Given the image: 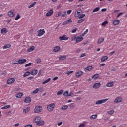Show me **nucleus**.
<instances>
[{
	"label": "nucleus",
	"instance_id": "f257e3e1",
	"mask_svg": "<svg viewBox=\"0 0 127 127\" xmlns=\"http://www.w3.org/2000/svg\"><path fill=\"white\" fill-rule=\"evenodd\" d=\"M34 123H35L37 126H43L45 124L44 121L41 120V117L40 116L35 117L34 120Z\"/></svg>",
	"mask_w": 127,
	"mask_h": 127
},
{
	"label": "nucleus",
	"instance_id": "f03ea898",
	"mask_svg": "<svg viewBox=\"0 0 127 127\" xmlns=\"http://www.w3.org/2000/svg\"><path fill=\"white\" fill-rule=\"evenodd\" d=\"M55 107V104L54 103H52L47 105V109L48 112H52Z\"/></svg>",
	"mask_w": 127,
	"mask_h": 127
},
{
	"label": "nucleus",
	"instance_id": "7ed1b4c3",
	"mask_svg": "<svg viewBox=\"0 0 127 127\" xmlns=\"http://www.w3.org/2000/svg\"><path fill=\"white\" fill-rule=\"evenodd\" d=\"M108 100L109 99L106 98L105 99H101V100H98L95 102V104L101 105L102 104H105V103H106Z\"/></svg>",
	"mask_w": 127,
	"mask_h": 127
},
{
	"label": "nucleus",
	"instance_id": "20e7f679",
	"mask_svg": "<svg viewBox=\"0 0 127 127\" xmlns=\"http://www.w3.org/2000/svg\"><path fill=\"white\" fill-rule=\"evenodd\" d=\"M34 112L35 113H41L42 112V107L40 106H36Z\"/></svg>",
	"mask_w": 127,
	"mask_h": 127
},
{
	"label": "nucleus",
	"instance_id": "39448f33",
	"mask_svg": "<svg viewBox=\"0 0 127 127\" xmlns=\"http://www.w3.org/2000/svg\"><path fill=\"white\" fill-rule=\"evenodd\" d=\"M7 13L9 17H13V16L15 15V11H14V10H10Z\"/></svg>",
	"mask_w": 127,
	"mask_h": 127
},
{
	"label": "nucleus",
	"instance_id": "423d86ee",
	"mask_svg": "<svg viewBox=\"0 0 127 127\" xmlns=\"http://www.w3.org/2000/svg\"><path fill=\"white\" fill-rule=\"evenodd\" d=\"M59 39H60L61 41L63 40H68L69 39V37H67L66 35H64L63 36H60Z\"/></svg>",
	"mask_w": 127,
	"mask_h": 127
},
{
	"label": "nucleus",
	"instance_id": "0eeeda50",
	"mask_svg": "<svg viewBox=\"0 0 127 127\" xmlns=\"http://www.w3.org/2000/svg\"><path fill=\"white\" fill-rule=\"evenodd\" d=\"M38 34L37 36L40 37L42 36L45 33V31H44V29H40L37 31Z\"/></svg>",
	"mask_w": 127,
	"mask_h": 127
},
{
	"label": "nucleus",
	"instance_id": "6e6552de",
	"mask_svg": "<svg viewBox=\"0 0 127 127\" xmlns=\"http://www.w3.org/2000/svg\"><path fill=\"white\" fill-rule=\"evenodd\" d=\"M14 82H15V79L13 78H11L7 81V84H8V85H11V84H13Z\"/></svg>",
	"mask_w": 127,
	"mask_h": 127
},
{
	"label": "nucleus",
	"instance_id": "1a4fd4ad",
	"mask_svg": "<svg viewBox=\"0 0 127 127\" xmlns=\"http://www.w3.org/2000/svg\"><path fill=\"white\" fill-rule=\"evenodd\" d=\"M123 101V98L122 97L119 96L117 98L115 99L114 101V103H116V104H118V103H121Z\"/></svg>",
	"mask_w": 127,
	"mask_h": 127
},
{
	"label": "nucleus",
	"instance_id": "9d476101",
	"mask_svg": "<svg viewBox=\"0 0 127 127\" xmlns=\"http://www.w3.org/2000/svg\"><path fill=\"white\" fill-rule=\"evenodd\" d=\"M83 39H84V38L82 37V36H79L76 38V42L79 43V42H81Z\"/></svg>",
	"mask_w": 127,
	"mask_h": 127
},
{
	"label": "nucleus",
	"instance_id": "9b49d317",
	"mask_svg": "<svg viewBox=\"0 0 127 127\" xmlns=\"http://www.w3.org/2000/svg\"><path fill=\"white\" fill-rule=\"evenodd\" d=\"M83 75V71H79L75 73V77H77V78H79V77H81Z\"/></svg>",
	"mask_w": 127,
	"mask_h": 127
},
{
	"label": "nucleus",
	"instance_id": "f8f14e48",
	"mask_svg": "<svg viewBox=\"0 0 127 127\" xmlns=\"http://www.w3.org/2000/svg\"><path fill=\"white\" fill-rule=\"evenodd\" d=\"M93 87L94 89H98V88H100V87H101V83H96L93 85Z\"/></svg>",
	"mask_w": 127,
	"mask_h": 127
},
{
	"label": "nucleus",
	"instance_id": "ddd939ff",
	"mask_svg": "<svg viewBox=\"0 0 127 127\" xmlns=\"http://www.w3.org/2000/svg\"><path fill=\"white\" fill-rule=\"evenodd\" d=\"M92 68H93L92 66H87L86 68H84L85 72H90V71L92 70Z\"/></svg>",
	"mask_w": 127,
	"mask_h": 127
},
{
	"label": "nucleus",
	"instance_id": "4468645a",
	"mask_svg": "<svg viewBox=\"0 0 127 127\" xmlns=\"http://www.w3.org/2000/svg\"><path fill=\"white\" fill-rule=\"evenodd\" d=\"M24 102L27 104L28 103H30V102H31V98H30V97H27L25 98V99L24 100Z\"/></svg>",
	"mask_w": 127,
	"mask_h": 127
},
{
	"label": "nucleus",
	"instance_id": "2eb2a0df",
	"mask_svg": "<svg viewBox=\"0 0 127 127\" xmlns=\"http://www.w3.org/2000/svg\"><path fill=\"white\" fill-rule=\"evenodd\" d=\"M37 73H38V70H37V69H35L31 71L30 74L32 75V76H35L37 74Z\"/></svg>",
	"mask_w": 127,
	"mask_h": 127
},
{
	"label": "nucleus",
	"instance_id": "dca6fc26",
	"mask_svg": "<svg viewBox=\"0 0 127 127\" xmlns=\"http://www.w3.org/2000/svg\"><path fill=\"white\" fill-rule=\"evenodd\" d=\"M26 62V59H19L18 61V63L19 64H23V63H25Z\"/></svg>",
	"mask_w": 127,
	"mask_h": 127
},
{
	"label": "nucleus",
	"instance_id": "f3484780",
	"mask_svg": "<svg viewBox=\"0 0 127 127\" xmlns=\"http://www.w3.org/2000/svg\"><path fill=\"white\" fill-rule=\"evenodd\" d=\"M53 14V10H50L46 14V16L48 17V16H51Z\"/></svg>",
	"mask_w": 127,
	"mask_h": 127
},
{
	"label": "nucleus",
	"instance_id": "a211bd4d",
	"mask_svg": "<svg viewBox=\"0 0 127 127\" xmlns=\"http://www.w3.org/2000/svg\"><path fill=\"white\" fill-rule=\"evenodd\" d=\"M8 32V31L7 30V29L4 28L1 30V33L2 34H5V33H7Z\"/></svg>",
	"mask_w": 127,
	"mask_h": 127
},
{
	"label": "nucleus",
	"instance_id": "6ab92c4d",
	"mask_svg": "<svg viewBox=\"0 0 127 127\" xmlns=\"http://www.w3.org/2000/svg\"><path fill=\"white\" fill-rule=\"evenodd\" d=\"M71 22H72V19H69V20L64 21L63 23V25H66L67 24H69V23H71Z\"/></svg>",
	"mask_w": 127,
	"mask_h": 127
},
{
	"label": "nucleus",
	"instance_id": "aec40b11",
	"mask_svg": "<svg viewBox=\"0 0 127 127\" xmlns=\"http://www.w3.org/2000/svg\"><path fill=\"white\" fill-rule=\"evenodd\" d=\"M59 50H60V47H59V46H57L54 48L53 51L54 52H58Z\"/></svg>",
	"mask_w": 127,
	"mask_h": 127
},
{
	"label": "nucleus",
	"instance_id": "412c9836",
	"mask_svg": "<svg viewBox=\"0 0 127 127\" xmlns=\"http://www.w3.org/2000/svg\"><path fill=\"white\" fill-rule=\"evenodd\" d=\"M113 86H114V82H110L106 84V87H108L109 88H111V87H112Z\"/></svg>",
	"mask_w": 127,
	"mask_h": 127
},
{
	"label": "nucleus",
	"instance_id": "4be33fe9",
	"mask_svg": "<svg viewBox=\"0 0 127 127\" xmlns=\"http://www.w3.org/2000/svg\"><path fill=\"white\" fill-rule=\"evenodd\" d=\"M81 15V12L79 11L78 10L76 11L75 13L74 16L75 17H79Z\"/></svg>",
	"mask_w": 127,
	"mask_h": 127
},
{
	"label": "nucleus",
	"instance_id": "5701e85b",
	"mask_svg": "<svg viewBox=\"0 0 127 127\" xmlns=\"http://www.w3.org/2000/svg\"><path fill=\"white\" fill-rule=\"evenodd\" d=\"M11 47V45H10V44H7L5 45L3 47V49H7V48H9Z\"/></svg>",
	"mask_w": 127,
	"mask_h": 127
},
{
	"label": "nucleus",
	"instance_id": "b1692460",
	"mask_svg": "<svg viewBox=\"0 0 127 127\" xmlns=\"http://www.w3.org/2000/svg\"><path fill=\"white\" fill-rule=\"evenodd\" d=\"M119 23H120V20H114L113 21V25H117V24H119Z\"/></svg>",
	"mask_w": 127,
	"mask_h": 127
},
{
	"label": "nucleus",
	"instance_id": "393cba45",
	"mask_svg": "<svg viewBox=\"0 0 127 127\" xmlns=\"http://www.w3.org/2000/svg\"><path fill=\"white\" fill-rule=\"evenodd\" d=\"M34 49H35V47L32 46L30 48L28 49V50H27V52H31L32 51H33V50H34Z\"/></svg>",
	"mask_w": 127,
	"mask_h": 127
},
{
	"label": "nucleus",
	"instance_id": "a878e982",
	"mask_svg": "<svg viewBox=\"0 0 127 127\" xmlns=\"http://www.w3.org/2000/svg\"><path fill=\"white\" fill-rule=\"evenodd\" d=\"M107 59H108V56H105L101 58V62H105V61H106V60H107Z\"/></svg>",
	"mask_w": 127,
	"mask_h": 127
},
{
	"label": "nucleus",
	"instance_id": "bb28decb",
	"mask_svg": "<svg viewBox=\"0 0 127 127\" xmlns=\"http://www.w3.org/2000/svg\"><path fill=\"white\" fill-rule=\"evenodd\" d=\"M22 96H23V93H19L18 94H17L16 96V98H18V99L21 98V97H22Z\"/></svg>",
	"mask_w": 127,
	"mask_h": 127
},
{
	"label": "nucleus",
	"instance_id": "cd10ccee",
	"mask_svg": "<svg viewBox=\"0 0 127 127\" xmlns=\"http://www.w3.org/2000/svg\"><path fill=\"white\" fill-rule=\"evenodd\" d=\"M68 108V105H64L61 107V110L63 111H65V110H67Z\"/></svg>",
	"mask_w": 127,
	"mask_h": 127
},
{
	"label": "nucleus",
	"instance_id": "c85d7f7f",
	"mask_svg": "<svg viewBox=\"0 0 127 127\" xmlns=\"http://www.w3.org/2000/svg\"><path fill=\"white\" fill-rule=\"evenodd\" d=\"M99 77H100V75H99L98 74H94L92 76V79H94V80H96V79H98V78H99Z\"/></svg>",
	"mask_w": 127,
	"mask_h": 127
},
{
	"label": "nucleus",
	"instance_id": "c756f323",
	"mask_svg": "<svg viewBox=\"0 0 127 127\" xmlns=\"http://www.w3.org/2000/svg\"><path fill=\"white\" fill-rule=\"evenodd\" d=\"M64 92V90H63L62 89L59 91L57 93V96H60V95H62V94H63Z\"/></svg>",
	"mask_w": 127,
	"mask_h": 127
},
{
	"label": "nucleus",
	"instance_id": "7c9ffc66",
	"mask_svg": "<svg viewBox=\"0 0 127 127\" xmlns=\"http://www.w3.org/2000/svg\"><path fill=\"white\" fill-rule=\"evenodd\" d=\"M104 40H105L104 38H100L98 40L97 43L98 44H101L102 42H104Z\"/></svg>",
	"mask_w": 127,
	"mask_h": 127
},
{
	"label": "nucleus",
	"instance_id": "2f4dec72",
	"mask_svg": "<svg viewBox=\"0 0 127 127\" xmlns=\"http://www.w3.org/2000/svg\"><path fill=\"white\" fill-rule=\"evenodd\" d=\"M64 97H69V91H66L64 93Z\"/></svg>",
	"mask_w": 127,
	"mask_h": 127
},
{
	"label": "nucleus",
	"instance_id": "473e14b6",
	"mask_svg": "<svg viewBox=\"0 0 127 127\" xmlns=\"http://www.w3.org/2000/svg\"><path fill=\"white\" fill-rule=\"evenodd\" d=\"M97 118V115H92L90 117V120H94V119H96Z\"/></svg>",
	"mask_w": 127,
	"mask_h": 127
},
{
	"label": "nucleus",
	"instance_id": "72a5a7b5",
	"mask_svg": "<svg viewBox=\"0 0 127 127\" xmlns=\"http://www.w3.org/2000/svg\"><path fill=\"white\" fill-rule=\"evenodd\" d=\"M65 58H66V56L64 55V56H62L60 57L59 58V59L60 60H65Z\"/></svg>",
	"mask_w": 127,
	"mask_h": 127
},
{
	"label": "nucleus",
	"instance_id": "f704fd0d",
	"mask_svg": "<svg viewBox=\"0 0 127 127\" xmlns=\"http://www.w3.org/2000/svg\"><path fill=\"white\" fill-rule=\"evenodd\" d=\"M9 108H10V105H6V106L2 107L1 110H5V109H8Z\"/></svg>",
	"mask_w": 127,
	"mask_h": 127
},
{
	"label": "nucleus",
	"instance_id": "c9c22d12",
	"mask_svg": "<svg viewBox=\"0 0 127 127\" xmlns=\"http://www.w3.org/2000/svg\"><path fill=\"white\" fill-rule=\"evenodd\" d=\"M29 75H30V72L29 71H27L24 74L23 77H27V76H29Z\"/></svg>",
	"mask_w": 127,
	"mask_h": 127
},
{
	"label": "nucleus",
	"instance_id": "e433bc0d",
	"mask_svg": "<svg viewBox=\"0 0 127 127\" xmlns=\"http://www.w3.org/2000/svg\"><path fill=\"white\" fill-rule=\"evenodd\" d=\"M100 10V7H98L93 10L92 12H97Z\"/></svg>",
	"mask_w": 127,
	"mask_h": 127
},
{
	"label": "nucleus",
	"instance_id": "4c0bfd02",
	"mask_svg": "<svg viewBox=\"0 0 127 127\" xmlns=\"http://www.w3.org/2000/svg\"><path fill=\"white\" fill-rule=\"evenodd\" d=\"M70 109H74L75 108V104L71 103L69 105Z\"/></svg>",
	"mask_w": 127,
	"mask_h": 127
},
{
	"label": "nucleus",
	"instance_id": "58836bf2",
	"mask_svg": "<svg viewBox=\"0 0 127 127\" xmlns=\"http://www.w3.org/2000/svg\"><path fill=\"white\" fill-rule=\"evenodd\" d=\"M30 110V108L27 107L26 109H24L23 112H25V113H28V112H29Z\"/></svg>",
	"mask_w": 127,
	"mask_h": 127
},
{
	"label": "nucleus",
	"instance_id": "ea45409f",
	"mask_svg": "<svg viewBox=\"0 0 127 127\" xmlns=\"http://www.w3.org/2000/svg\"><path fill=\"white\" fill-rule=\"evenodd\" d=\"M35 4H36V2H34V3H33L31 5H30L28 6V8H31L32 7H33L34 6Z\"/></svg>",
	"mask_w": 127,
	"mask_h": 127
},
{
	"label": "nucleus",
	"instance_id": "a19ab883",
	"mask_svg": "<svg viewBox=\"0 0 127 127\" xmlns=\"http://www.w3.org/2000/svg\"><path fill=\"white\" fill-rule=\"evenodd\" d=\"M68 96V97H71L72 96V97H75V95H74V91H71Z\"/></svg>",
	"mask_w": 127,
	"mask_h": 127
},
{
	"label": "nucleus",
	"instance_id": "79ce46f5",
	"mask_svg": "<svg viewBox=\"0 0 127 127\" xmlns=\"http://www.w3.org/2000/svg\"><path fill=\"white\" fill-rule=\"evenodd\" d=\"M19 18H20V15L19 14V13H18L16 17L15 18V20H18Z\"/></svg>",
	"mask_w": 127,
	"mask_h": 127
},
{
	"label": "nucleus",
	"instance_id": "37998d69",
	"mask_svg": "<svg viewBox=\"0 0 127 127\" xmlns=\"http://www.w3.org/2000/svg\"><path fill=\"white\" fill-rule=\"evenodd\" d=\"M39 92V88H37L35 90H34L32 92L33 94H37Z\"/></svg>",
	"mask_w": 127,
	"mask_h": 127
},
{
	"label": "nucleus",
	"instance_id": "c03bdc74",
	"mask_svg": "<svg viewBox=\"0 0 127 127\" xmlns=\"http://www.w3.org/2000/svg\"><path fill=\"white\" fill-rule=\"evenodd\" d=\"M114 113H115V110H112L108 111V114H109V115H113Z\"/></svg>",
	"mask_w": 127,
	"mask_h": 127
},
{
	"label": "nucleus",
	"instance_id": "a18cd8bd",
	"mask_svg": "<svg viewBox=\"0 0 127 127\" xmlns=\"http://www.w3.org/2000/svg\"><path fill=\"white\" fill-rule=\"evenodd\" d=\"M85 16H86V14H82V15H81L80 16H79L78 17V18H79V19H82V18H84L85 17Z\"/></svg>",
	"mask_w": 127,
	"mask_h": 127
},
{
	"label": "nucleus",
	"instance_id": "49530a36",
	"mask_svg": "<svg viewBox=\"0 0 127 127\" xmlns=\"http://www.w3.org/2000/svg\"><path fill=\"white\" fill-rule=\"evenodd\" d=\"M51 79V78H48L46 80L43 82V85H44L45 84H46L47 83H48V82H49V81H50Z\"/></svg>",
	"mask_w": 127,
	"mask_h": 127
},
{
	"label": "nucleus",
	"instance_id": "de8ad7c7",
	"mask_svg": "<svg viewBox=\"0 0 127 127\" xmlns=\"http://www.w3.org/2000/svg\"><path fill=\"white\" fill-rule=\"evenodd\" d=\"M84 21H85V19H81L78 20L77 23H82V22H84Z\"/></svg>",
	"mask_w": 127,
	"mask_h": 127
},
{
	"label": "nucleus",
	"instance_id": "09e8293b",
	"mask_svg": "<svg viewBox=\"0 0 127 127\" xmlns=\"http://www.w3.org/2000/svg\"><path fill=\"white\" fill-rule=\"evenodd\" d=\"M66 16H67V12H64L62 15V17H66Z\"/></svg>",
	"mask_w": 127,
	"mask_h": 127
},
{
	"label": "nucleus",
	"instance_id": "8fccbe9b",
	"mask_svg": "<svg viewBox=\"0 0 127 127\" xmlns=\"http://www.w3.org/2000/svg\"><path fill=\"white\" fill-rule=\"evenodd\" d=\"M108 23V21H105L104 22H103L102 23V25L103 26H105V25H106V24H107Z\"/></svg>",
	"mask_w": 127,
	"mask_h": 127
},
{
	"label": "nucleus",
	"instance_id": "3c124183",
	"mask_svg": "<svg viewBox=\"0 0 127 127\" xmlns=\"http://www.w3.org/2000/svg\"><path fill=\"white\" fill-rule=\"evenodd\" d=\"M76 39H77V38L75 36H73L71 37V40L72 41H74L75 40L76 41Z\"/></svg>",
	"mask_w": 127,
	"mask_h": 127
},
{
	"label": "nucleus",
	"instance_id": "603ef678",
	"mask_svg": "<svg viewBox=\"0 0 127 127\" xmlns=\"http://www.w3.org/2000/svg\"><path fill=\"white\" fill-rule=\"evenodd\" d=\"M73 72H74V71H67L65 73V74H67V75H71V74H72V73H73Z\"/></svg>",
	"mask_w": 127,
	"mask_h": 127
},
{
	"label": "nucleus",
	"instance_id": "864d4df0",
	"mask_svg": "<svg viewBox=\"0 0 127 127\" xmlns=\"http://www.w3.org/2000/svg\"><path fill=\"white\" fill-rule=\"evenodd\" d=\"M32 64L31 63H28V64H25V67H29V66H31V64Z\"/></svg>",
	"mask_w": 127,
	"mask_h": 127
},
{
	"label": "nucleus",
	"instance_id": "5fc2aeb1",
	"mask_svg": "<svg viewBox=\"0 0 127 127\" xmlns=\"http://www.w3.org/2000/svg\"><path fill=\"white\" fill-rule=\"evenodd\" d=\"M76 31H77V28H75V29H73L72 31H71V32L72 33H75V32H76Z\"/></svg>",
	"mask_w": 127,
	"mask_h": 127
},
{
	"label": "nucleus",
	"instance_id": "6e6d98bb",
	"mask_svg": "<svg viewBox=\"0 0 127 127\" xmlns=\"http://www.w3.org/2000/svg\"><path fill=\"white\" fill-rule=\"evenodd\" d=\"M86 53H82L81 54V55L80 56V58H82V57H85V56H86Z\"/></svg>",
	"mask_w": 127,
	"mask_h": 127
},
{
	"label": "nucleus",
	"instance_id": "4d7b16f0",
	"mask_svg": "<svg viewBox=\"0 0 127 127\" xmlns=\"http://www.w3.org/2000/svg\"><path fill=\"white\" fill-rule=\"evenodd\" d=\"M24 127H32V125L31 124H28L24 126Z\"/></svg>",
	"mask_w": 127,
	"mask_h": 127
},
{
	"label": "nucleus",
	"instance_id": "13d9d810",
	"mask_svg": "<svg viewBox=\"0 0 127 127\" xmlns=\"http://www.w3.org/2000/svg\"><path fill=\"white\" fill-rule=\"evenodd\" d=\"M37 63H40L41 62V60L40 59H38L36 60Z\"/></svg>",
	"mask_w": 127,
	"mask_h": 127
},
{
	"label": "nucleus",
	"instance_id": "bf43d9fd",
	"mask_svg": "<svg viewBox=\"0 0 127 127\" xmlns=\"http://www.w3.org/2000/svg\"><path fill=\"white\" fill-rule=\"evenodd\" d=\"M85 124H81L80 125H79V126H78V127H85Z\"/></svg>",
	"mask_w": 127,
	"mask_h": 127
},
{
	"label": "nucleus",
	"instance_id": "052dcab7",
	"mask_svg": "<svg viewBox=\"0 0 127 127\" xmlns=\"http://www.w3.org/2000/svg\"><path fill=\"white\" fill-rule=\"evenodd\" d=\"M123 14V12H120L119 13L117 16V17H120V16H121V15H122Z\"/></svg>",
	"mask_w": 127,
	"mask_h": 127
},
{
	"label": "nucleus",
	"instance_id": "680f3d73",
	"mask_svg": "<svg viewBox=\"0 0 127 127\" xmlns=\"http://www.w3.org/2000/svg\"><path fill=\"white\" fill-rule=\"evenodd\" d=\"M34 78V77L33 76H30L29 77H28V80H32V79H33Z\"/></svg>",
	"mask_w": 127,
	"mask_h": 127
},
{
	"label": "nucleus",
	"instance_id": "e2e57ef3",
	"mask_svg": "<svg viewBox=\"0 0 127 127\" xmlns=\"http://www.w3.org/2000/svg\"><path fill=\"white\" fill-rule=\"evenodd\" d=\"M72 12L71 10H69L67 11V14L69 15V14H71V13Z\"/></svg>",
	"mask_w": 127,
	"mask_h": 127
},
{
	"label": "nucleus",
	"instance_id": "0e129e2a",
	"mask_svg": "<svg viewBox=\"0 0 127 127\" xmlns=\"http://www.w3.org/2000/svg\"><path fill=\"white\" fill-rule=\"evenodd\" d=\"M57 79H58V77L56 76L53 78V81H56V80H57Z\"/></svg>",
	"mask_w": 127,
	"mask_h": 127
},
{
	"label": "nucleus",
	"instance_id": "69168bd1",
	"mask_svg": "<svg viewBox=\"0 0 127 127\" xmlns=\"http://www.w3.org/2000/svg\"><path fill=\"white\" fill-rule=\"evenodd\" d=\"M107 11V8H103L101 9L102 12H105V11Z\"/></svg>",
	"mask_w": 127,
	"mask_h": 127
},
{
	"label": "nucleus",
	"instance_id": "338daca9",
	"mask_svg": "<svg viewBox=\"0 0 127 127\" xmlns=\"http://www.w3.org/2000/svg\"><path fill=\"white\" fill-rule=\"evenodd\" d=\"M62 124H63V122H62V121L58 123V126H61V125H62Z\"/></svg>",
	"mask_w": 127,
	"mask_h": 127
},
{
	"label": "nucleus",
	"instance_id": "774afa93",
	"mask_svg": "<svg viewBox=\"0 0 127 127\" xmlns=\"http://www.w3.org/2000/svg\"><path fill=\"white\" fill-rule=\"evenodd\" d=\"M62 14V12L61 11H60L58 13V15L60 16Z\"/></svg>",
	"mask_w": 127,
	"mask_h": 127
}]
</instances>
